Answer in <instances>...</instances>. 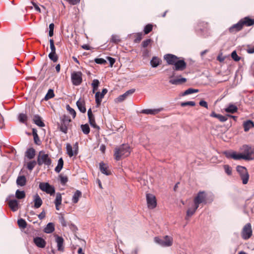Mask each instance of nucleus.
Wrapping results in <instances>:
<instances>
[{
    "instance_id": "obj_54",
    "label": "nucleus",
    "mask_w": 254,
    "mask_h": 254,
    "mask_svg": "<svg viewBox=\"0 0 254 254\" xmlns=\"http://www.w3.org/2000/svg\"><path fill=\"white\" fill-rule=\"evenodd\" d=\"M36 162L35 161H32L27 163V167L28 170L31 171L33 169V168L35 167V165H36Z\"/></svg>"
},
{
    "instance_id": "obj_40",
    "label": "nucleus",
    "mask_w": 254,
    "mask_h": 254,
    "mask_svg": "<svg viewBox=\"0 0 254 254\" xmlns=\"http://www.w3.org/2000/svg\"><path fill=\"white\" fill-rule=\"evenodd\" d=\"M55 96V94L54 92V90L52 89H50L48 91L46 95H45L44 100L45 101H47Z\"/></svg>"
},
{
    "instance_id": "obj_45",
    "label": "nucleus",
    "mask_w": 254,
    "mask_h": 254,
    "mask_svg": "<svg viewBox=\"0 0 254 254\" xmlns=\"http://www.w3.org/2000/svg\"><path fill=\"white\" fill-rule=\"evenodd\" d=\"M16 197L18 199H22L25 197V193L24 191L17 190L15 193Z\"/></svg>"
},
{
    "instance_id": "obj_21",
    "label": "nucleus",
    "mask_w": 254,
    "mask_h": 254,
    "mask_svg": "<svg viewBox=\"0 0 254 254\" xmlns=\"http://www.w3.org/2000/svg\"><path fill=\"white\" fill-rule=\"evenodd\" d=\"M33 241L35 244L39 248H44L46 246V242L41 237H37L34 239Z\"/></svg>"
},
{
    "instance_id": "obj_56",
    "label": "nucleus",
    "mask_w": 254,
    "mask_h": 254,
    "mask_svg": "<svg viewBox=\"0 0 254 254\" xmlns=\"http://www.w3.org/2000/svg\"><path fill=\"white\" fill-rule=\"evenodd\" d=\"M142 33H137L135 35V38L134 40V42L136 43H138L140 42L142 38Z\"/></svg>"
},
{
    "instance_id": "obj_28",
    "label": "nucleus",
    "mask_w": 254,
    "mask_h": 254,
    "mask_svg": "<svg viewBox=\"0 0 254 254\" xmlns=\"http://www.w3.org/2000/svg\"><path fill=\"white\" fill-rule=\"evenodd\" d=\"M210 116L218 119L221 122H224L228 120L227 115L223 116L220 114H217L214 112L211 113Z\"/></svg>"
},
{
    "instance_id": "obj_29",
    "label": "nucleus",
    "mask_w": 254,
    "mask_h": 254,
    "mask_svg": "<svg viewBox=\"0 0 254 254\" xmlns=\"http://www.w3.org/2000/svg\"><path fill=\"white\" fill-rule=\"evenodd\" d=\"M8 205L11 209L15 211L18 209V201L15 199L10 200L8 202Z\"/></svg>"
},
{
    "instance_id": "obj_33",
    "label": "nucleus",
    "mask_w": 254,
    "mask_h": 254,
    "mask_svg": "<svg viewBox=\"0 0 254 254\" xmlns=\"http://www.w3.org/2000/svg\"><path fill=\"white\" fill-rule=\"evenodd\" d=\"M243 127H244V130L246 132H247V131H248L249 130V129L251 128H252V127H254V123L252 121L248 120V121H246V122L244 123Z\"/></svg>"
},
{
    "instance_id": "obj_13",
    "label": "nucleus",
    "mask_w": 254,
    "mask_h": 254,
    "mask_svg": "<svg viewBox=\"0 0 254 254\" xmlns=\"http://www.w3.org/2000/svg\"><path fill=\"white\" fill-rule=\"evenodd\" d=\"M108 90L104 88L102 90V92H97L95 94V101L97 104V107H99L101 105L102 98L104 97L105 95L107 93Z\"/></svg>"
},
{
    "instance_id": "obj_7",
    "label": "nucleus",
    "mask_w": 254,
    "mask_h": 254,
    "mask_svg": "<svg viewBox=\"0 0 254 254\" xmlns=\"http://www.w3.org/2000/svg\"><path fill=\"white\" fill-rule=\"evenodd\" d=\"M187 67V64L185 62L184 60H180L178 58V59L177 60L176 63H175L174 66L173 67V69L174 71L173 72L172 75H171L169 78H172L175 75V71H183L186 69Z\"/></svg>"
},
{
    "instance_id": "obj_50",
    "label": "nucleus",
    "mask_w": 254,
    "mask_h": 254,
    "mask_svg": "<svg viewBox=\"0 0 254 254\" xmlns=\"http://www.w3.org/2000/svg\"><path fill=\"white\" fill-rule=\"evenodd\" d=\"M49 59L53 62H57L58 60V56L56 53H50L49 54Z\"/></svg>"
},
{
    "instance_id": "obj_1",
    "label": "nucleus",
    "mask_w": 254,
    "mask_h": 254,
    "mask_svg": "<svg viewBox=\"0 0 254 254\" xmlns=\"http://www.w3.org/2000/svg\"><path fill=\"white\" fill-rule=\"evenodd\" d=\"M131 151V149L128 144H123L115 148L114 154L115 159L119 161L122 158L127 157L129 155Z\"/></svg>"
},
{
    "instance_id": "obj_3",
    "label": "nucleus",
    "mask_w": 254,
    "mask_h": 254,
    "mask_svg": "<svg viewBox=\"0 0 254 254\" xmlns=\"http://www.w3.org/2000/svg\"><path fill=\"white\" fill-rule=\"evenodd\" d=\"M241 150L243 151L245 160H252L254 159V147L244 145Z\"/></svg>"
},
{
    "instance_id": "obj_8",
    "label": "nucleus",
    "mask_w": 254,
    "mask_h": 254,
    "mask_svg": "<svg viewBox=\"0 0 254 254\" xmlns=\"http://www.w3.org/2000/svg\"><path fill=\"white\" fill-rule=\"evenodd\" d=\"M71 121L69 116L65 115H64L61 118V124L60 125V130L64 133H66Z\"/></svg>"
},
{
    "instance_id": "obj_19",
    "label": "nucleus",
    "mask_w": 254,
    "mask_h": 254,
    "mask_svg": "<svg viewBox=\"0 0 254 254\" xmlns=\"http://www.w3.org/2000/svg\"><path fill=\"white\" fill-rule=\"evenodd\" d=\"M240 22L243 27L244 26H250L254 24V19H251L249 17H245L241 19Z\"/></svg>"
},
{
    "instance_id": "obj_49",
    "label": "nucleus",
    "mask_w": 254,
    "mask_h": 254,
    "mask_svg": "<svg viewBox=\"0 0 254 254\" xmlns=\"http://www.w3.org/2000/svg\"><path fill=\"white\" fill-rule=\"evenodd\" d=\"M18 120L20 122L25 123L27 120V116L25 114L21 113L18 116Z\"/></svg>"
},
{
    "instance_id": "obj_18",
    "label": "nucleus",
    "mask_w": 254,
    "mask_h": 254,
    "mask_svg": "<svg viewBox=\"0 0 254 254\" xmlns=\"http://www.w3.org/2000/svg\"><path fill=\"white\" fill-rule=\"evenodd\" d=\"M88 117L89 119V123H90V125L93 127L94 128H99V126H98L95 123V120L94 118V116L93 114H92L91 109L90 108L88 111Z\"/></svg>"
},
{
    "instance_id": "obj_24",
    "label": "nucleus",
    "mask_w": 254,
    "mask_h": 254,
    "mask_svg": "<svg viewBox=\"0 0 254 254\" xmlns=\"http://www.w3.org/2000/svg\"><path fill=\"white\" fill-rule=\"evenodd\" d=\"M243 28V27L239 21L237 23L234 24L230 27L229 29V31L230 33L234 34L241 30Z\"/></svg>"
},
{
    "instance_id": "obj_51",
    "label": "nucleus",
    "mask_w": 254,
    "mask_h": 254,
    "mask_svg": "<svg viewBox=\"0 0 254 254\" xmlns=\"http://www.w3.org/2000/svg\"><path fill=\"white\" fill-rule=\"evenodd\" d=\"M66 107L69 113L72 115L73 119H74L76 115L75 110L71 108L69 105H67Z\"/></svg>"
},
{
    "instance_id": "obj_57",
    "label": "nucleus",
    "mask_w": 254,
    "mask_h": 254,
    "mask_svg": "<svg viewBox=\"0 0 254 254\" xmlns=\"http://www.w3.org/2000/svg\"><path fill=\"white\" fill-rule=\"evenodd\" d=\"M66 148L67 153L68 154L69 156V157L73 156V151H72V149L71 146L69 144H67L66 145Z\"/></svg>"
},
{
    "instance_id": "obj_25",
    "label": "nucleus",
    "mask_w": 254,
    "mask_h": 254,
    "mask_svg": "<svg viewBox=\"0 0 254 254\" xmlns=\"http://www.w3.org/2000/svg\"><path fill=\"white\" fill-rule=\"evenodd\" d=\"M162 111V109H143L140 112L142 114L155 115L159 113Z\"/></svg>"
},
{
    "instance_id": "obj_62",
    "label": "nucleus",
    "mask_w": 254,
    "mask_h": 254,
    "mask_svg": "<svg viewBox=\"0 0 254 254\" xmlns=\"http://www.w3.org/2000/svg\"><path fill=\"white\" fill-rule=\"evenodd\" d=\"M231 57L232 58V59L236 61V62H238L239 61H240V57H239L237 54V53L236 51H233L232 54H231Z\"/></svg>"
},
{
    "instance_id": "obj_53",
    "label": "nucleus",
    "mask_w": 254,
    "mask_h": 254,
    "mask_svg": "<svg viewBox=\"0 0 254 254\" xmlns=\"http://www.w3.org/2000/svg\"><path fill=\"white\" fill-rule=\"evenodd\" d=\"M152 42V40L151 39H146L142 42L141 44L142 47L144 48H145L148 46L150 45Z\"/></svg>"
},
{
    "instance_id": "obj_27",
    "label": "nucleus",
    "mask_w": 254,
    "mask_h": 254,
    "mask_svg": "<svg viewBox=\"0 0 254 254\" xmlns=\"http://www.w3.org/2000/svg\"><path fill=\"white\" fill-rule=\"evenodd\" d=\"M62 195L60 193H57L56 196V199L55 200V204L56 206V208L57 210H60V206L62 203Z\"/></svg>"
},
{
    "instance_id": "obj_2",
    "label": "nucleus",
    "mask_w": 254,
    "mask_h": 254,
    "mask_svg": "<svg viewBox=\"0 0 254 254\" xmlns=\"http://www.w3.org/2000/svg\"><path fill=\"white\" fill-rule=\"evenodd\" d=\"M52 163V160L49 156L48 154H46L44 151H41L39 152L37 157V164L39 166L43 164L49 166Z\"/></svg>"
},
{
    "instance_id": "obj_55",
    "label": "nucleus",
    "mask_w": 254,
    "mask_h": 254,
    "mask_svg": "<svg viewBox=\"0 0 254 254\" xmlns=\"http://www.w3.org/2000/svg\"><path fill=\"white\" fill-rule=\"evenodd\" d=\"M61 183L64 185L68 181V178L66 176H63L62 174H61L59 176Z\"/></svg>"
},
{
    "instance_id": "obj_37",
    "label": "nucleus",
    "mask_w": 254,
    "mask_h": 254,
    "mask_svg": "<svg viewBox=\"0 0 254 254\" xmlns=\"http://www.w3.org/2000/svg\"><path fill=\"white\" fill-rule=\"evenodd\" d=\"M225 111L227 113L234 114L237 112L238 108L236 106L233 104H231L229 105V106L225 109Z\"/></svg>"
},
{
    "instance_id": "obj_11",
    "label": "nucleus",
    "mask_w": 254,
    "mask_h": 254,
    "mask_svg": "<svg viewBox=\"0 0 254 254\" xmlns=\"http://www.w3.org/2000/svg\"><path fill=\"white\" fill-rule=\"evenodd\" d=\"M39 188L42 191L51 195L54 194L55 192V188L48 183H40L39 184Z\"/></svg>"
},
{
    "instance_id": "obj_20",
    "label": "nucleus",
    "mask_w": 254,
    "mask_h": 254,
    "mask_svg": "<svg viewBox=\"0 0 254 254\" xmlns=\"http://www.w3.org/2000/svg\"><path fill=\"white\" fill-rule=\"evenodd\" d=\"M99 168L100 171L104 174H105L107 176L110 175L111 174V172L109 169V166L107 164L101 162L99 164Z\"/></svg>"
},
{
    "instance_id": "obj_36",
    "label": "nucleus",
    "mask_w": 254,
    "mask_h": 254,
    "mask_svg": "<svg viewBox=\"0 0 254 254\" xmlns=\"http://www.w3.org/2000/svg\"><path fill=\"white\" fill-rule=\"evenodd\" d=\"M26 183V179L24 176H18L16 180V183L17 185L20 186H24Z\"/></svg>"
},
{
    "instance_id": "obj_12",
    "label": "nucleus",
    "mask_w": 254,
    "mask_h": 254,
    "mask_svg": "<svg viewBox=\"0 0 254 254\" xmlns=\"http://www.w3.org/2000/svg\"><path fill=\"white\" fill-rule=\"evenodd\" d=\"M146 200L149 208L153 209L156 207L157 202L155 196L150 193L146 194Z\"/></svg>"
},
{
    "instance_id": "obj_52",
    "label": "nucleus",
    "mask_w": 254,
    "mask_h": 254,
    "mask_svg": "<svg viewBox=\"0 0 254 254\" xmlns=\"http://www.w3.org/2000/svg\"><path fill=\"white\" fill-rule=\"evenodd\" d=\"M224 169L225 170V173L228 175H232V168L228 165H224L223 166Z\"/></svg>"
},
{
    "instance_id": "obj_16",
    "label": "nucleus",
    "mask_w": 254,
    "mask_h": 254,
    "mask_svg": "<svg viewBox=\"0 0 254 254\" xmlns=\"http://www.w3.org/2000/svg\"><path fill=\"white\" fill-rule=\"evenodd\" d=\"M135 91V89H132L127 91L124 94L119 96L118 98H116L115 101L116 103H120L124 101L127 97L130 94H133Z\"/></svg>"
},
{
    "instance_id": "obj_44",
    "label": "nucleus",
    "mask_w": 254,
    "mask_h": 254,
    "mask_svg": "<svg viewBox=\"0 0 254 254\" xmlns=\"http://www.w3.org/2000/svg\"><path fill=\"white\" fill-rule=\"evenodd\" d=\"M199 90L198 89H195L192 88H189L186 90L183 93V96H186L189 94H191L194 93L198 92Z\"/></svg>"
},
{
    "instance_id": "obj_26",
    "label": "nucleus",
    "mask_w": 254,
    "mask_h": 254,
    "mask_svg": "<svg viewBox=\"0 0 254 254\" xmlns=\"http://www.w3.org/2000/svg\"><path fill=\"white\" fill-rule=\"evenodd\" d=\"M34 207L35 208H38L40 207L43 203L42 199L38 194H36L34 196Z\"/></svg>"
},
{
    "instance_id": "obj_9",
    "label": "nucleus",
    "mask_w": 254,
    "mask_h": 254,
    "mask_svg": "<svg viewBox=\"0 0 254 254\" xmlns=\"http://www.w3.org/2000/svg\"><path fill=\"white\" fill-rule=\"evenodd\" d=\"M252 225L250 223L246 224L242 229L241 236L243 239H249L252 235Z\"/></svg>"
},
{
    "instance_id": "obj_59",
    "label": "nucleus",
    "mask_w": 254,
    "mask_h": 254,
    "mask_svg": "<svg viewBox=\"0 0 254 254\" xmlns=\"http://www.w3.org/2000/svg\"><path fill=\"white\" fill-rule=\"evenodd\" d=\"M94 61L98 64H105L107 63L106 61L102 58H96L95 59Z\"/></svg>"
},
{
    "instance_id": "obj_32",
    "label": "nucleus",
    "mask_w": 254,
    "mask_h": 254,
    "mask_svg": "<svg viewBox=\"0 0 254 254\" xmlns=\"http://www.w3.org/2000/svg\"><path fill=\"white\" fill-rule=\"evenodd\" d=\"M198 208L196 207V205H193V207L190 208L187 211V214L185 219L188 220L190 217L192 216Z\"/></svg>"
},
{
    "instance_id": "obj_14",
    "label": "nucleus",
    "mask_w": 254,
    "mask_h": 254,
    "mask_svg": "<svg viewBox=\"0 0 254 254\" xmlns=\"http://www.w3.org/2000/svg\"><path fill=\"white\" fill-rule=\"evenodd\" d=\"M164 59L168 64L174 65L178 57L174 55L168 54L164 56Z\"/></svg>"
},
{
    "instance_id": "obj_31",
    "label": "nucleus",
    "mask_w": 254,
    "mask_h": 254,
    "mask_svg": "<svg viewBox=\"0 0 254 254\" xmlns=\"http://www.w3.org/2000/svg\"><path fill=\"white\" fill-rule=\"evenodd\" d=\"M161 60L157 57H153L150 61V64L153 67H156L161 64Z\"/></svg>"
},
{
    "instance_id": "obj_17",
    "label": "nucleus",
    "mask_w": 254,
    "mask_h": 254,
    "mask_svg": "<svg viewBox=\"0 0 254 254\" xmlns=\"http://www.w3.org/2000/svg\"><path fill=\"white\" fill-rule=\"evenodd\" d=\"M55 241L57 244L58 250L60 252H63L64 251V240L63 237L58 235H55Z\"/></svg>"
},
{
    "instance_id": "obj_64",
    "label": "nucleus",
    "mask_w": 254,
    "mask_h": 254,
    "mask_svg": "<svg viewBox=\"0 0 254 254\" xmlns=\"http://www.w3.org/2000/svg\"><path fill=\"white\" fill-rule=\"evenodd\" d=\"M247 51L249 54L254 53V46L251 47L250 46H248Z\"/></svg>"
},
{
    "instance_id": "obj_43",
    "label": "nucleus",
    "mask_w": 254,
    "mask_h": 254,
    "mask_svg": "<svg viewBox=\"0 0 254 254\" xmlns=\"http://www.w3.org/2000/svg\"><path fill=\"white\" fill-rule=\"evenodd\" d=\"M100 82L98 79H94L92 83V87L93 88V92L94 93L98 88Z\"/></svg>"
},
{
    "instance_id": "obj_6",
    "label": "nucleus",
    "mask_w": 254,
    "mask_h": 254,
    "mask_svg": "<svg viewBox=\"0 0 254 254\" xmlns=\"http://www.w3.org/2000/svg\"><path fill=\"white\" fill-rule=\"evenodd\" d=\"M237 171L241 177L243 184L244 185L247 184L249 180V174L246 168L241 166H238L237 167Z\"/></svg>"
},
{
    "instance_id": "obj_41",
    "label": "nucleus",
    "mask_w": 254,
    "mask_h": 254,
    "mask_svg": "<svg viewBox=\"0 0 254 254\" xmlns=\"http://www.w3.org/2000/svg\"><path fill=\"white\" fill-rule=\"evenodd\" d=\"M110 42L117 44L121 42V39L119 35H113L110 39Z\"/></svg>"
},
{
    "instance_id": "obj_15",
    "label": "nucleus",
    "mask_w": 254,
    "mask_h": 254,
    "mask_svg": "<svg viewBox=\"0 0 254 254\" xmlns=\"http://www.w3.org/2000/svg\"><path fill=\"white\" fill-rule=\"evenodd\" d=\"M208 29V23L204 21H199L197 24L196 31L201 32L207 30Z\"/></svg>"
},
{
    "instance_id": "obj_4",
    "label": "nucleus",
    "mask_w": 254,
    "mask_h": 254,
    "mask_svg": "<svg viewBox=\"0 0 254 254\" xmlns=\"http://www.w3.org/2000/svg\"><path fill=\"white\" fill-rule=\"evenodd\" d=\"M154 241L164 247H170L173 244V238L169 236H165L162 238L155 237Z\"/></svg>"
},
{
    "instance_id": "obj_10",
    "label": "nucleus",
    "mask_w": 254,
    "mask_h": 254,
    "mask_svg": "<svg viewBox=\"0 0 254 254\" xmlns=\"http://www.w3.org/2000/svg\"><path fill=\"white\" fill-rule=\"evenodd\" d=\"M82 73L81 71H74L71 74V79L74 85H79L82 82Z\"/></svg>"
},
{
    "instance_id": "obj_48",
    "label": "nucleus",
    "mask_w": 254,
    "mask_h": 254,
    "mask_svg": "<svg viewBox=\"0 0 254 254\" xmlns=\"http://www.w3.org/2000/svg\"><path fill=\"white\" fill-rule=\"evenodd\" d=\"M17 223H18V225L19 226V227L23 228V229L25 228L27 226L26 222L25 221V220L24 219H22V218L18 220Z\"/></svg>"
},
{
    "instance_id": "obj_61",
    "label": "nucleus",
    "mask_w": 254,
    "mask_h": 254,
    "mask_svg": "<svg viewBox=\"0 0 254 254\" xmlns=\"http://www.w3.org/2000/svg\"><path fill=\"white\" fill-rule=\"evenodd\" d=\"M55 25L54 23H51L49 25V35L50 37H52L54 35V29Z\"/></svg>"
},
{
    "instance_id": "obj_39",
    "label": "nucleus",
    "mask_w": 254,
    "mask_h": 254,
    "mask_svg": "<svg viewBox=\"0 0 254 254\" xmlns=\"http://www.w3.org/2000/svg\"><path fill=\"white\" fill-rule=\"evenodd\" d=\"M64 166V160L62 158H61L58 160V165L56 166V167L55 169V171L57 173H59L62 168H63Z\"/></svg>"
},
{
    "instance_id": "obj_60",
    "label": "nucleus",
    "mask_w": 254,
    "mask_h": 254,
    "mask_svg": "<svg viewBox=\"0 0 254 254\" xmlns=\"http://www.w3.org/2000/svg\"><path fill=\"white\" fill-rule=\"evenodd\" d=\"M50 48L51 50V53H56V47L54 45V41L53 39H51L50 40Z\"/></svg>"
},
{
    "instance_id": "obj_35",
    "label": "nucleus",
    "mask_w": 254,
    "mask_h": 254,
    "mask_svg": "<svg viewBox=\"0 0 254 254\" xmlns=\"http://www.w3.org/2000/svg\"><path fill=\"white\" fill-rule=\"evenodd\" d=\"M82 193L80 191L77 190L74 193L72 198V201L73 203H76L78 202L79 199L81 197Z\"/></svg>"
},
{
    "instance_id": "obj_46",
    "label": "nucleus",
    "mask_w": 254,
    "mask_h": 254,
    "mask_svg": "<svg viewBox=\"0 0 254 254\" xmlns=\"http://www.w3.org/2000/svg\"><path fill=\"white\" fill-rule=\"evenodd\" d=\"M232 158L234 160H240V159H244L245 158L243 154L242 153H237L236 152L234 151L233 155H232Z\"/></svg>"
},
{
    "instance_id": "obj_38",
    "label": "nucleus",
    "mask_w": 254,
    "mask_h": 254,
    "mask_svg": "<svg viewBox=\"0 0 254 254\" xmlns=\"http://www.w3.org/2000/svg\"><path fill=\"white\" fill-rule=\"evenodd\" d=\"M54 230V225L52 223H48L44 229V232L46 233H52Z\"/></svg>"
},
{
    "instance_id": "obj_63",
    "label": "nucleus",
    "mask_w": 254,
    "mask_h": 254,
    "mask_svg": "<svg viewBox=\"0 0 254 254\" xmlns=\"http://www.w3.org/2000/svg\"><path fill=\"white\" fill-rule=\"evenodd\" d=\"M234 151H225L224 154L225 156L228 158H232V155H233Z\"/></svg>"
},
{
    "instance_id": "obj_47",
    "label": "nucleus",
    "mask_w": 254,
    "mask_h": 254,
    "mask_svg": "<svg viewBox=\"0 0 254 254\" xmlns=\"http://www.w3.org/2000/svg\"><path fill=\"white\" fill-rule=\"evenodd\" d=\"M153 29V25L151 24H147L144 28V34H148Z\"/></svg>"
},
{
    "instance_id": "obj_22",
    "label": "nucleus",
    "mask_w": 254,
    "mask_h": 254,
    "mask_svg": "<svg viewBox=\"0 0 254 254\" xmlns=\"http://www.w3.org/2000/svg\"><path fill=\"white\" fill-rule=\"evenodd\" d=\"M76 105L79 110L82 113H85L86 111L85 108V102L83 99L80 98L76 102Z\"/></svg>"
},
{
    "instance_id": "obj_23",
    "label": "nucleus",
    "mask_w": 254,
    "mask_h": 254,
    "mask_svg": "<svg viewBox=\"0 0 254 254\" xmlns=\"http://www.w3.org/2000/svg\"><path fill=\"white\" fill-rule=\"evenodd\" d=\"M187 81V79L184 77H181V76L178 77L177 78L171 79L169 80V83L174 85H180L185 83Z\"/></svg>"
},
{
    "instance_id": "obj_30",
    "label": "nucleus",
    "mask_w": 254,
    "mask_h": 254,
    "mask_svg": "<svg viewBox=\"0 0 254 254\" xmlns=\"http://www.w3.org/2000/svg\"><path fill=\"white\" fill-rule=\"evenodd\" d=\"M33 120L34 123L38 126L40 127L45 126V124L42 121L41 118L39 115H35Z\"/></svg>"
},
{
    "instance_id": "obj_42",
    "label": "nucleus",
    "mask_w": 254,
    "mask_h": 254,
    "mask_svg": "<svg viewBox=\"0 0 254 254\" xmlns=\"http://www.w3.org/2000/svg\"><path fill=\"white\" fill-rule=\"evenodd\" d=\"M81 128L85 134H88L90 132V129L88 124L81 125Z\"/></svg>"
},
{
    "instance_id": "obj_34",
    "label": "nucleus",
    "mask_w": 254,
    "mask_h": 254,
    "mask_svg": "<svg viewBox=\"0 0 254 254\" xmlns=\"http://www.w3.org/2000/svg\"><path fill=\"white\" fill-rule=\"evenodd\" d=\"M25 156L29 159L34 158L35 156V150L33 148L28 149L25 153Z\"/></svg>"
},
{
    "instance_id": "obj_58",
    "label": "nucleus",
    "mask_w": 254,
    "mask_h": 254,
    "mask_svg": "<svg viewBox=\"0 0 254 254\" xmlns=\"http://www.w3.org/2000/svg\"><path fill=\"white\" fill-rule=\"evenodd\" d=\"M195 105V103L194 101H188L181 103V106L182 107H185L187 106H194Z\"/></svg>"
},
{
    "instance_id": "obj_5",
    "label": "nucleus",
    "mask_w": 254,
    "mask_h": 254,
    "mask_svg": "<svg viewBox=\"0 0 254 254\" xmlns=\"http://www.w3.org/2000/svg\"><path fill=\"white\" fill-rule=\"evenodd\" d=\"M207 194L204 191H200L193 199L194 205L198 208L199 205L201 203H206Z\"/></svg>"
}]
</instances>
